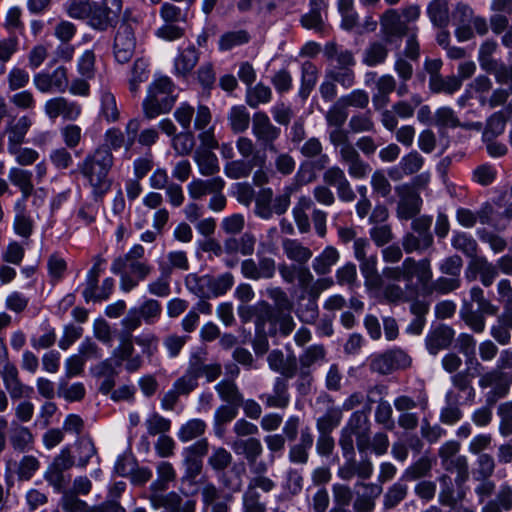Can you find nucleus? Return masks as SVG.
I'll return each instance as SVG.
<instances>
[{"label": "nucleus", "mask_w": 512, "mask_h": 512, "mask_svg": "<svg viewBox=\"0 0 512 512\" xmlns=\"http://www.w3.org/2000/svg\"><path fill=\"white\" fill-rule=\"evenodd\" d=\"M497 49L498 44L493 39H487L480 45L478 51V62L482 70L491 73L498 65H500L498 61L493 58Z\"/></svg>", "instance_id": "obj_50"}, {"label": "nucleus", "mask_w": 512, "mask_h": 512, "mask_svg": "<svg viewBox=\"0 0 512 512\" xmlns=\"http://www.w3.org/2000/svg\"><path fill=\"white\" fill-rule=\"evenodd\" d=\"M296 285L300 289V294L297 296L295 314L302 323L313 324L319 316L320 290L313 281L309 282L307 286Z\"/></svg>", "instance_id": "obj_13"}, {"label": "nucleus", "mask_w": 512, "mask_h": 512, "mask_svg": "<svg viewBox=\"0 0 512 512\" xmlns=\"http://www.w3.org/2000/svg\"><path fill=\"white\" fill-rule=\"evenodd\" d=\"M269 368L281 374L283 378H293L297 374V358L293 351L285 356L279 349L272 350L267 357Z\"/></svg>", "instance_id": "obj_23"}, {"label": "nucleus", "mask_w": 512, "mask_h": 512, "mask_svg": "<svg viewBox=\"0 0 512 512\" xmlns=\"http://www.w3.org/2000/svg\"><path fill=\"white\" fill-rule=\"evenodd\" d=\"M339 161L347 167L348 174L352 179L363 180L372 170L370 164L361 158L355 147L346 146Z\"/></svg>", "instance_id": "obj_21"}, {"label": "nucleus", "mask_w": 512, "mask_h": 512, "mask_svg": "<svg viewBox=\"0 0 512 512\" xmlns=\"http://www.w3.org/2000/svg\"><path fill=\"white\" fill-rule=\"evenodd\" d=\"M512 509V488L503 484L500 486L494 500L487 502L481 512H504Z\"/></svg>", "instance_id": "obj_42"}, {"label": "nucleus", "mask_w": 512, "mask_h": 512, "mask_svg": "<svg viewBox=\"0 0 512 512\" xmlns=\"http://www.w3.org/2000/svg\"><path fill=\"white\" fill-rule=\"evenodd\" d=\"M123 363H125V370L128 373L138 371L143 364L142 356L135 354L133 341L130 337H122L119 345L113 349L110 357L91 367L92 375L102 379L99 386L100 393L108 395L113 391L116 378Z\"/></svg>", "instance_id": "obj_2"}, {"label": "nucleus", "mask_w": 512, "mask_h": 512, "mask_svg": "<svg viewBox=\"0 0 512 512\" xmlns=\"http://www.w3.org/2000/svg\"><path fill=\"white\" fill-rule=\"evenodd\" d=\"M140 126V119L132 118L126 123L124 132L116 126L108 128L103 135L104 145L97 149H109L111 153L121 148H124L125 151L131 150L136 144Z\"/></svg>", "instance_id": "obj_11"}, {"label": "nucleus", "mask_w": 512, "mask_h": 512, "mask_svg": "<svg viewBox=\"0 0 512 512\" xmlns=\"http://www.w3.org/2000/svg\"><path fill=\"white\" fill-rule=\"evenodd\" d=\"M240 404L227 403L218 407L214 413V430L217 436H221L226 423L231 422L238 415Z\"/></svg>", "instance_id": "obj_53"}, {"label": "nucleus", "mask_w": 512, "mask_h": 512, "mask_svg": "<svg viewBox=\"0 0 512 512\" xmlns=\"http://www.w3.org/2000/svg\"><path fill=\"white\" fill-rule=\"evenodd\" d=\"M469 294L471 301H463L460 316L473 332L482 333L485 330V317L496 315L499 307L487 299L483 289L478 286L472 287Z\"/></svg>", "instance_id": "obj_9"}, {"label": "nucleus", "mask_w": 512, "mask_h": 512, "mask_svg": "<svg viewBox=\"0 0 512 512\" xmlns=\"http://www.w3.org/2000/svg\"><path fill=\"white\" fill-rule=\"evenodd\" d=\"M433 244V236H423L413 232L407 233L402 238V246L406 253H423Z\"/></svg>", "instance_id": "obj_56"}, {"label": "nucleus", "mask_w": 512, "mask_h": 512, "mask_svg": "<svg viewBox=\"0 0 512 512\" xmlns=\"http://www.w3.org/2000/svg\"><path fill=\"white\" fill-rule=\"evenodd\" d=\"M149 65V59L146 57H139L134 61L129 79L131 93L136 94L139 91L140 84L148 80L150 75Z\"/></svg>", "instance_id": "obj_48"}, {"label": "nucleus", "mask_w": 512, "mask_h": 512, "mask_svg": "<svg viewBox=\"0 0 512 512\" xmlns=\"http://www.w3.org/2000/svg\"><path fill=\"white\" fill-rule=\"evenodd\" d=\"M454 334V330L446 325H441L430 331L425 338L429 353L436 355L440 350L447 348L451 344Z\"/></svg>", "instance_id": "obj_32"}, {"label": "nucleus", "mask_w": 512, "mask_h": 512, "mask_svg": "<svg viewBox=\"0 0 512 512\" xmlns=\"http://www.w3.org/2000/svg\"><path fill=\"white\" fill-rule=\"evenodd\" d=\"M185 286L187 290L200 299H209V274L197 275L190 273L185 278Z\"/></svg>", "instance_id": "obj_55"}, {"label": "nucleus", "mask_w": 512, "mask_h": 512, "mask_svg": "<svg viewBox=\"0 0 512 512\" xmlns=\"http://www.w3.org/2000/svg\"><path fill=\"white\" fill-rule=\"evenodd\" d=\"M377 264L378 258L375 253H371L359 261L360 272L364 277L365 285L368 287H375L379 284L380 278Z\"/></svg>", "instance_id": "obj_58"}, {"label": "nucleus", "mask_w": 512, "mask_h": 512, "mask_svg": "<svg viewBox=\"0 0 512 512\" xmlns=\"http://www.w3.org/2000/svg\"><path fill=\"white\" fill-rule=\"evenodd\" d=\"M323 181L329 187H334L337 196L342 202H352L356 195L352 189L349 180L342 168L337 165L327 168L323 173Z\"/></svg>", "instance_id": "obj_18"}, {"label": "nucleus", "mask_w": 512, "mask_h": 512, "mask_svg": "<svg viewBox=\"0 0 512 512\" xmlns=\"http://www.w3.org/2000/svg\"><path fill=\"white\" fill-rule=\"evenodd\" d=\"M472 377L468 376V372H458L451 376V381L457 393L459 401L464 403L472 402L475 398V389L472 386Z\"/></svg>", "instance_id": "obj_39"}, {"label": "nucleus", "mask_w": 512, "mask_h": 512, "mask_svg": "<svg viewBox=\"0 0 512 512\" xmlns=\"http://www.w3.org/2000/svg\"><path fill=\"white\" fill-rule=\"evenodd\" d=\"M232 449L237 455H243L247 463L259 458L263 452L260 440L254 437L235 440L232 443Z\"/></svg>", "instance_id": "obj_40"}, {"label": "nucleus", "mask_w": 512, "mask_h": 512, "mask_svg": "<svg viewBox=\"0 0 512 512\" xmlns=\"http://www.w3.org/2000/svg\"><path fill=\"white\" fill-rule=\"evenodd\" d=\"M207 428L206 423L199 418H193L182 424L177 437L182 443L192 441L202 436Z\"/></svg>", "instance_id": "obj_59"}, {"label": "nucleus", "mask_w": 512, "mask_h": 512, "mask_svg": "<svg viewBox=\"0 0 512 512\" xmlns=\"http://www.w3.org/2000/svg\"><path fill=\"white\" fill-rule=\"evenodd\" d=\"M411 313L414 318L406 327V333L411 335H420L426 324V314L429 311V303L423 300H414L410 305Z\"/></svg>", "instance_id": "obj_36"}, {"label": "nucleus", "mask_w": 512, "mask_h": 512, "mask_svg": "<svg viewBox=\"0 0 512 512\" xmlns=\"http://www.w3.org/2000/svg\"><path fill=\"white\" fill-rule=\"evenodd\" d=\"M175 85L167 76L155 78L149 85L142 107L144 116L155 119L161 114L168 113L176 102Z\"/></svg>", "instance_id": "obj_8"}, {"label": "nucleus", "mask_w": 512, "mask_h": 512, "mask_svg": "<svg viewBox=\"0 0 512 512\" xmlns=\"http://www.w3.org/2000/svg\"><path fill=\"white\" fill-rule=\"evenodd\" d=\"M255 238L250 233H244L239 238L230 237L224 241L223 250L227 255H241L248 256L254 252Z\"/></svg>", "instance_id": "obj_35"}, {"label": "nucleus", "mask_w": 512, "mask_h": 512, "mask_svg": "<svg viewBox=\"0 0 512 512\" xmlns=\"http://www.w3.org/2000/svg\"><path fill=\"white\" fill-rule=\"evenodd\" d=\"M162 313V306L156 299L141 297L137 304L131 307L126 316L121 320V324L128 332L126 337H130V333L139 328L142 322L152 325L159 321Z\"/></svg>", "instance_id": "obj_10"}, {"label": "nucleus", "mask_w": 512, "mask_h": 512, "mask_svg": "<svg viewBox=\"0 0 512 512\" xmlns=\"http://www.w3.org/2000/svg\"><path fill=\"white\" fill-rule=\"evenodd\" d=\"M33 84L41 93H64L68 89L67 68L62 65L54 67L49 64L43 70L34 74Z\"/></svg>", "instance_id": "obj_12"}, {"label": "nucleus", "mask_w": 512, "mask_h": 512, "mask_svg": "<svg viewBox=\"0 0 512 512\" xmlns=\"http://www.w3.org/2000/svg\"><path fill=\"white\" fill-rule=\"evenodd\" d=\"M325 355V349L321 344H313L307 347L299 356L300 376L302 378L309 376L311 369L324 361Z\"/></svg>", "instance_id": "obj_33"}, {"label": "nucleus", "mask_w": 512, "mask_h": 512, "mask_svg": "<svg viewBox=\"0 0 512 512\" xmlns=\"http://www.w3.org/2000/svg\"><path fill=\"white\" fill-rule=\"evenodd\" d=\"M198 62V52L194 45L188 44L181 48L178 56L175 58L174 68L177 74H186L190 72Z\"/></svg>", "instance_id": "obj_45"}, {"label": "nucleus", "mask_w": 512, "mask_h": 512, "mask_svg": "<svg viewBox=\"0 0 512 512\" xmlns=\"http://www.w3.org/2000/svg\"><path fill=\"white\" fill-rule=\"evenodd\" d=\"M160 276L147 285V291L154 296L165 298L171 293L170 268L159 265Z\"/></svg>", "instance_id": "obj_57"}, {"label": "nucleus", "mask_w": 512, "mask_h": 512, "mask_svg": "<svg viewBox=\"0 0 512 512\" xmlns=\"http://www.w3.org/2000/svg\"><path fill=\"white\" fill-rule=\"evenodd\" d=\"M225 186V181L220 176L212 177L210 179H193L187 185V191L190 198L197 200L206 196L207 194L220 192Z\"/></svg>", "instance_id": "obj_30"}, {"label": "nucleus", "mask_w": 512, "mask_h": 512, "mask_svg": "<svg viewBox=\"0 0 512 512\" xmlns=\"http://www.w3.org/2000/svg\"><path fill=\"white\" fill-rule=\"evenodd\" d=\"M283 252L286 257L294 262L291 264L282 263L278 266L282 280L288 284H301L307 286L313 281L307 263L313 253L311 249L303 245L298 239L285 238L282 241Z\"/></svg>", "instance_id": "obj_7"}, {"label": "nucleus", "mask_w": 512, "mask_h": 512, "mask_svg": "<svg viewBox=\"0 0 512 512\" xmlns=\"http://www.w3.org/2000/svg\"><path fill=\"white\" fill-rule=\"evenodd\" d=\"M234 284V277L230 272H225L216 276L209 275L210 298L223 296Z\"/></svg>", "instance_id": "obj_63"}, {"label": "nucleus", "mask_w": 512, "mask_h": 512, "mask_svg": "<svg viewBox=\"0 0 512 512\" xmlns=\"http://www.w3.org/2000/svg\"><path fill=\"white\" fill-rule=\"evenodd\" d=\"M82 107L76 101L65 97L48 99L44 104V113L50 120L62 117L67 121H75L81 115Z\"/></svg>", "instance_id": "obj_17"}, {"label": "nucleus", "mask_w": 512, "mask_h": 512, "mask_svg": "<svg viewBox=\"0 0 512 512\" xmlns=\"http://www.w3.org/2000/svg\"><path fill=\"white\" fill-rule=\"evenodd\" d=\"M424 164V158L417 152L412 151L403 156L397 167L390 169L389 174L393 177L394 172L400 170L405 175L418 172Z\"/></svg>", "instance_id": "obj_62"}, {"label": "nucleus", "mask_w": 512, "mask_h": 512, "mask_svg": "<svg viewBox=\"0 0 512 512\" xmlns=\"http://www.w3.org/2000/svg\"><path fill=\"white\" fill-rule=\"evenodd\" d=\"M47 272L50 283L52 285L58 284L66 275V260L59 253H52L47 259Z\"/></svg>", "instance_id": "obj_61"}, {"label": "nucleus", "mask_w": 512, "mask_h": 512, "mask_svg": "<svg viewBox=\"0 0 512 512\" xmlns=\"http://www.w3.org/2000/svg\"><path fill=\"white\" fill-rule=\"evenodd\" d=\"M383 279L384 281L388 282L382 283L381 293L384 296V298L387 299L389 302L399 303L410 300H417L414 295L410 294V291H408L406 286L405 288H402L400 286V281L386 280L384 277Z\"/></svg>", "instance_id": "obj_41"}, {"label": "nucleus", "mask_w": 512, "mask_h": 512, "mask_svg": "<svg viewBox=\"0 0 512 512\" xmlns=\"http://www.w3.org/2000/svg\"><path fill=\"white\" fill-rule=\"evenodd\" d=\"M114 163L113 153L109 149H95L78 163V170L91 189V197L100 202L109 192L112 181L109 173Z\"/></svg>", "instance_id": "obj_5"}, {"label": "nucleus", "mask_w": 512, "mask_h": 512, "mask_svg": "<svg viewBox=\"0 0 512 512\" xmlns=\"http://www.w3.org/2000/svg\"><path fill=\"white\" fill-rule=\"evenodd\" d=\"M382 277L392 281L404 280L408 291L416 298L430 296L433 272L429 258L415 260L407 257L401 265L384 267Z\"/></svg>", "instance_id": "obj_4"}, {"label": "nucleus", "mask_w": 512, "mask_h": 512, "mask_svg": "<svg viewBox=\"0 0 512 512\" xmlns=\"http://www.w3.org/2000/svg\"><path fill=\"white\" fill-rule=\"evenodd\" d=\"M401 480V478L390 486L383 498V505L385 509H393L398 506L406 497L408 493V486Z\"/></svg>", "instance_id": "obj_64"}, {"label": "nucleus", "mask_w": 512, "mask_h": 512, "mask_svg": "<svg viewBox=\"0 0 512 512\" xmlns=\"http://www.w3.org/2000/svg\"><path fill=\"white\" fill-rule=\"evenodd\" d=\"M12 229L15 235L26 241L34 233L35 221L29 212L15 213Z\"/></svg>", "instance_id": "obj_60"}, {"label": "nucleus", "mask_w": 512, "mask_h": 512, "mask_svg": "<svg viewBox=\"0 0 512 512\" xmlns=\"http://www.w3.org/2000/svg\"><path fill=\"white\" fill-rule=\"evenodd\" d=\"M339 260V252L333 246H327L312 262L313 270L318 275H325Z\"/></svg>", "instance_id": "obj_44"}, {"label": "nucleus", "mask_w": 512, "mask_h": 512, "mask_svg": "<svg viewBox=\"0 0 512 512\" xmlns=\"http://www.w3.org/2000/svg\"><path fill=\"white\" fill-rule=\"evenodd\" d=\"M10 442L14 450L25 452L32 447L33 435L29 428L12 423Z\"/></svg>", "instance_id": "obj_54"}, {"label": "nucleus", "mask_w": 512, "mask_h": 512, "mask_svg": "<svg viewBox=\"0 0 512 512\" xmlns=\"http://www.w3.org/2000/svg\"><path fill=\"white\" fill-rule=\"evenodd\" d=\"M461 79L456 76L446 78L439 74H432L429 79V87L432 92L453 94L461 88Z\"/></svg>", "instance_id": "obj_52"}, {"label": "nucleus", "mask_w": 512, "mask_h": 512, "mask_svg": "<svg viewBox=\"0 0 512 512\" xmlns=\"http://www.w3.org/2000/svg\"><path fill=\"white\" fill-rule=\"evenodd\" d=\"M265 160L260 155H254L251 159L230 160L224 165V174L233 180L247 178L255 167H262Z\"/></svg>", "instance_id": "obj_27"}, {"label": "nucleus", "mask_w": 512, "mask_h": 512, "mask_svg": "<svg viewBox=\"0 0 512 512\" xmlns=\"http://www.w3.org/2000/svg\"><path fill=\"white\" fill-rule=\"evenodd\" d=\"M456 219L458 223L465 228L473 227L477 221L481 224L490 225L495 229H501L503 227L502 224L496 221L495 211L490 203L483 204L477 212H473L468 208L459 207L456 210Z\"/></svg>", "instance_id": "obj_16"}, {"label": "nucleus", "mask_w": 512, "mask_h": 512, "mask_svg": "<svg viewBox=\"0 0 512 512\" xmlns=\"http://www.w3.org/2000/svg\"><path fill=\"white\" fill-rule=\"evenodd\" d=\"M222 373L218 361L207 362V351L198 347L191 351L187 368L162 397L160 407L164 411H172L181 395H188L198 387V381L205 377L208 383L215 381Z\"/></svg>", "instance_id": "obj_1"}, {"label": "nucleus", "mask_w": 512, "mask_h": 512, "mask_svg": "<svg viewBox=\"0 0 512 512\" xmlns=\"http://www.w3.org/2000/svg\"><path fill=\"white\" fill-rule=\"evenodd\" d=\"M426 13L434 27L447 28L450 21L447 0H431L427 5Z\"/></svg>", "instance_id": "obj_37"}, {"label": "nucleus", "mask_w": 512, "mask_h": 512, "mask_svg": "<svg viewBox=\"0 0 512 512\" xmlns=\"http://www.w3.org/2000/svg\"><path fill=\"white\" fill-rule=\"evenodd\" d=\"M255 338L252 342L253 350L257 355L268 351V336H288L295 328L293 317L282 310L275 309L263 303L255 312Z\"/></svg>", "instance_id": "obj_3"}, {"label": "nucleus", "mask_w": 512, "mask_h": 512, "mask_svg": "<svg viewBox=\"0 0 512 512\" xmlns=\"http://www.w3.org/2000/svg\"><path fill=\"white\" fill-rule=\"evenodd\" d=\"M260 400L269 408H285L290 402L287 380L276 377L271 393L260 395Z\"/></svg>", "instance_id": "obj_29"}, {"label": "nucleus", "mask_w": 512, "mask_h": 512, "mask_svg": "<svg viewBox=\"0 0 512 512\" xmlns=\"http://www.w3.org/2000/svg\"><path fill=\"white\" fill-rule=\"evenodd\" d=\"M396 89L395 78L390 74L379 77L376 82V91L372 96V103L375 110H380L387 106L390 100V94Z\"/></svg>", "instance_id": "obj_34"}, {"label": "nucleus", "mask_w": 512, "mask_h": 512, "mask_svg": "<svg viewBox=\"0 0 512 512\" xmlns=\"http://www.w3.org/2000/svg\"><path fill=\"white\" fill-rule=\"evenodd\" d=\"M100 102L99 117L106 123L112 124L120 120L121 112L118 108L115 95L105 87H101L98 92Z\"/></svg>", "instance_id": "obj_31"}, {"label": "nucleus", "mask_w": 512, "mask_h": 512, "mask_svg": "<svg viewBox=\"0 0 512 512\" xmlns=\"http://www.w3.org/2000/svg\"><path fill=\"white\" fill-rule=\"evenodd\" d=\"M478 384L481 389L489 388V391L485 394L486 404L489 406H494L496 402L505 397L510 390L509 379L503 372L497 370L483 374Z\"/></svg>", "instance_id": "obj_15"}, {"label": "nucleus", "mask_w": 512, "mask_h": 512, "mask_svg": "<svg viewBox=\"0 0 512 512\" xmlns=\"http://www.w3.org/2000/svg\"><path fill=\"white\" fill-rule=\"evenodd\" d=\"M135 36L132 27L127 23H122L116 32L114 38V56L117 62L127 63L133 56L135 50Z\"/></svg>", "instance_id": "obj_19"}, {"label": "nucleus", "mask_w": 512, "mask_h": 512, "mask_svg": "<svg viewBox=\"0 0 512 512\" xmlns=\"http://www.w3.org/2000/svg\"><path fill=\"white\" fill-rule=\"evenodd\" d=\"M119 22V17L110 10L98 3V1H91V10L87 19V24L94 30L106 31L109 28L115 27Z\"/></svg>", "instance_id": "obj_26"}, {"label": "nucleus", "mask_w": 512, "mask_h": 512, "mask_svg": "<svg viewBox=\"0 0 512 512\" xmlns=\"http://www.w3.org/2000/svg\"><path fill=\"white\" fill-rule=\"evenodd\" d=\"M387 45L381 41L371 42L363 52L362 62L369 67L383 64L388 57Z\"/></svg>", "instance_id": "obj_47"}, {"label": "nucleus", "mask_w": 512, "mask_h": 512, "mask_svg": "<svg viewBox=\"0 0 512 512\" xmlns=\"http://www.w3.org/2000/svg\"><path fill=\"white\" fill-rule=\"evenodd\" d=\"M498 275L497 266L488 261L485 256H479L476 259L470 260L466 271V278L469 281L475 280L477 276L485 287L493 284Z\"/></svg>", "instance_id": "obj_22"}, {"label": "nucleus", "mask_w": 512, "mask_h": 512, "mask_svg": "<svg viewBox=\"0 0 512 512\" xmlns=\"http://www.w3.org/2000/svg\"><path fill=\"white\" fill-rule=\"evenodd\" d=\"M194 161L198 166L199 173L204 176H212L220 170L217 156L209 149H196Z\"/></svg>", "instance_id": "obj_38"}, {"label": "nucleus", "mask_w": 512, "mask_h": 512, "mask_svg": "<svg viewBox=\"0 0 512 512\" xmlns=\"http://www.w3.org/2000/svg\"><path fill=\"white\" fill-rule=\"evenodd\" d=\"M145 249L141 244H134L124 255L115 258L110 271L119 276V287L128 293L144 281L152 271V266L144 259Z\"/></svg>", "instance_id": "obj_6"}, {"label": "nucleus", "mask_w": 512, "mask_h": 512, "mask_svg": "<svg viewBox=\"0 0 512 512\" xmlns=\"http://www.w3.org/2000/svg\"><path fill=\"white\" fill-rule=\"evenodd\" d=\"M451 245L454 249L462 252L470 260L476 259L478 244L471 234L466 232H454L451 238Z\"/></svg>", "instance_id": "obj_46"}, {"label": "nucleus", "mask_w": 512, "mask_h": 512, "mask_svg": "<svg viewBox=\"0 0 512 512\" xmlns=\"http://www.w3.org/2000/svg\"><path fill=\"white\" fill-rule=\"evenodd\" d=\"M421 204L422 199L417 193L411 192L403 195L397 207L398 217L403 220L412 219L419 213Z\"/></svg>", "instance_id": "obj_49"}, {"label": "nucleus", "mask_w": 512, "mask_h": 512, "mask_svg": "<svg viewBox=\"0 0 512 512\" xmlns=\"http://www.w3.org/2000/svg\"><path fill=\"white\" fill-rule=\"evenodd\" d=\"M325 55L331 61L329 68H351L355 65L353 53L347 49H338L336 44H327Z\"/></svg>", "instance_id": "obj_43"}, {"label": "nucleus", "mask_w": 512, "mask_h": 512, "mask_svg": "<svg viewBox=\"0 0 512 512\" xmlns=\"http://www.w3.org/2000/svg\"><path fill=\"white\" fill-rule=\"evenodd\" d=\"M0 375L5 389L13 400L28 396L32 392L31 387L20 381L19 372L15 364L6 363L4 367L0 368Z\"/></svg>", "instance_id": "obj_25"}, {"label": "nucleus", "mask_w": 512, "mask_h": 512, "mask_svg": "<svg viewBox=\"0 0 512 512\" xmlns=\"http://www.w3.org/2000/svg\"><path fill=\"white\" fill-rule=\"evenodd\" d=\"M243 276L251 280L270 279L275 275L276 263L273 258L258 256V262L254 259H245L241 263Z\"/></svg>", "instance_id": "obj_20"}, {"label": "nucleus", "mask_w": 512, "mask_h": 512, "mask_svg": "<svg viewBox=\"0 0 512 512\" xmlns=\"http://www.w3.org/2000/svg\"><path fill=\"white\" fill-rule=\"evenodd\" d=\"M381 30L387 38L402 37L408 34L410 29L407 23L402 20L401 14L395 9L387 10L381 17Z\"/></svg>", "instance_id": "obj_28"}, {"label": "nucleus", "mask_w": 512, "mask_h": 512, "mask_svg": "<svg viewBox=\"0 0 512 512\" xmlns=\"http://www.w3.org/2000/svg\"><path fill=\"white\" fill-rule=\"evenodd\" d=\"M252 133L265 149L270 152H277L274 142L279 138L281 129L271 123L266 113L258 111L253 114Z\"/></svg>", "instance_id": "obj_14"}, {"label": "nucleus", "mask_w": 512, "mask_h": 512, "mask_svg": "<svg viewBox=\"0 0 512 512\" xmlns=\"http://www.w3.org/2000/svg\"><path fill=\"white\" fill-rule=\"evenodd\" d=\"M447 405L441 410L440 420L445 424H454L462 417V412L458 405L463 403L459 401L454 389L448 390L445 395Z\"/></svg>", "instance_id": "obj_51"}, {"label": "nucleus", "mask_w": 512, "mask_h": 512, "mask_svg": "<svg viewBox=\"0 0 512 512\" xmlns=\"http://www.w3.org/2000/svg\"><path fill=\"white\" fill-rule=\"evenodd\" d=\"M314 435L309 427L300 430V438L296 443L289 445L288 460L294 465H306L309 460L310 450L313 447Z\"/></svg>", "instance_id": "obj_24"}]
</instances>
